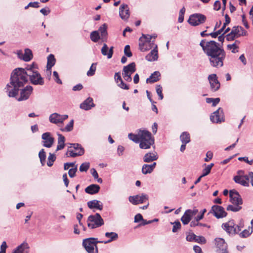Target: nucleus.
Listing matches in <instances>:
<instances>
[{"label": "nucleus", "instance_id": "nucleus-56", "mask_svg": "<svg viewBox=\"0 0 253 253\" xmlns=\"http://www.w3.org/2000/svg\"><path fill=\"white\" fill-rule=\"evenodd\" d=\"M124 53L128 57L132 56V54L130 51V46L129 45H126L125 46L124 49Z\"/></svg>", "mask_w": 253, "mask_h": 253}, {"label": "nucleus", "instance_id": "nucleus-38", "mask_svg": "<svg viewBox=\"0 0 253 253\" xmlns=\"http://www.w3.org/2000/svg\"><path fill=\"white\" fill-rule=\"evenodd\" d=\"M139 42H145L146 43L154 42L155 40H152V36L150 35L142 34V36L139 38Z\"/></svg>", "mask_w": 253, "mask_h": 253}, {"label": "nucleus", "instance_id": "nucleus-57", "mask_svg": "<svg viewBox=\"0 0 253 253\" xmlns=\"http://www.w3.org/2000/svg\"><path fill=\"white\" fill-rule=\"evenodd\" d=\"M195 241L198 243L205 244L206 243V240L205 238L202 236H196V238L195 239Z\"/></svg>", "mask_w": 253, "mask_h": 253}, {"label": "nucleus", "instance_id": "nucleus-28", "mask_svg": "<svg viewBox=\"0 0 253 253\" xmlns=\"http://www.w3.org/2000/svg\"><path fill=\"white\" fill-rule=\"evenodd\" d=\"M113 46H111L108 52V47L106 43H104L101 48V51L102 55L107 56L108 59L112 57L113 54Z\"/></svg>", "mask_w": 253, "mask_h": 253}, {"label": "nucleus", "instance_id": "nucleus-5", "mask_svg": "<svg viewBox=\"0 0 253 253\" xmlns=\"http://www.w3.org/2000/svg\"><path fill=\"white\" fill-rule=\"evenodd\" d=\"M98 243H103V241H98L95 238H88L83 240V246L88 253H98L97 244Z\"/></svg>", "mask_w": 253, "mask_h": 253}, {"label": "nucleus", "instance_id": "nucleus-31", "mask_svg": "<svg viewBox=\"0 0 253 253\" xmlns=\"http://www.w3.org/2000/svg\"><path fill=\"white\" fill-rule=\"evenodd\" d=\"M86 223V222H78V224H75L74 225V233L79 234L81 230L86 231L87 230L85 227Z\"/></svg>", "mask_w": 253, "mask_h": 253}, {"label": "nucleus", "instance_id": "nucleus-64", "mask_svg": "<svg viewBox=\"0 0 253 253\" xmlns=\"http://www.w3.org/2000/svg\"><path fill=\"white\" fill-rule=\"evenodd\" d=\"M196 238V235L194 233H191L186 236V240L189 242L195 241Z\"/></svg>", "mask_w": 253, "mask_h": 253}, {"label": "nucleus", "instance_id": "nucleus-2", "mask_svg": "<svg viewBox=\"0 0 253 253\" xmlns=\"http://www.w3.org/2000/svg\"><path fill=\"white\" fill-rule=\"evenodd\" d=\"M24 68H17L11 73L10 84H7L5 90L10 97H15L18 94L20 87L28 82V78Z\"/></svg>", "mask_w": 253, "mask_h": 253}, {"label": "nucleus", "instance_id": "nucleus-51", "mask_svg": "<svg viewBox=\"0 0 253 253\" xmlns=\"http://www.w3.org/2000/svg\"><path fill=\"white\" fill-rule=\"evenodd\" d=\"M71 145L70 147H73L74 150L76 151L77 152L81 151V150H83V154L84 153V148L81 146V145L78 143H74V144H70Z\"/></svg>", "mask_w": 253, "mask_h": 253}, {"label": "nucleus", "instance_id": "nucleus-58", "mask_svg": "<svg viewBox=\"0 0 253 253\" xmlns=\"http://www.w3.org/2000/svg\"><path fill=\"white\" fill-rule=\"evenodd\" d=\"M156 92L159 95V98L161 100L163 99V95L162 93V87L160 85H157L156 86Z\"/></svg>", "mask_w": 253, "mask_h": 253}, {"label": "nucleus", "instance_id": "nucleus-3", "mask_svg": "<svg viewBox=\"0 0 253 253\" xmlns=\"http://www.w3.org/2000/svg\"><path fill=\"white\" fill-rule=\"evenodd\" d=\"M129 139L136 143H139L142 149H149L154 144V138L151 133L145 129H140L137 134L129 133Z\"/></svg>", "mask_w": 253, "mask_h": 253}, {"label": "nucleus", "instance_id": "nucleus-21", "mask_svg": "<svg viewBox=\"0 0 253 253\" xmlns=\"http://www.w3.org/2000/svg\"><path fill=\"white\" fill-rule=\"evenodd\" d=\"M158 159V155L156 152L147 153L143 157V161L145 163H151Z\"/></svg>", "mask_w": 253, "mask_h": 253}, {"label": "nucleus", "instance_id": "nucleus-27", "mask_svg": "<svg viewBox=\"0 0 253 253\" xmlns=\"http://www.w3.org/2000/svg\"><path fill=\"white\" fill-rule=\"evenodd\" d=\"M100 188V186L98 185L93 184L86 187L85 189V192L90 195H93L97 193Z\"/></svg>", "mask_w": 253, "mask_h": 253}, {"label": "nucleus", "instance_id": "nucleus-48", "mask_svg": "<svg viewBox=\"0 0 253 253\" xmlns=\"http://www.w3.org/2000/svg\"><path fill=\"white\" fill-rule=\"evenodd\" d=\"M47 160L48 161L47 165L48 167H51L53 165L54 162L56 160V156L54 154L50 153L49 154Z\"/></svg>", "mask_w": 253, "mask_h": 253}, {"label": "nucleus", "instance_id": "nucleus-41", "mask_svg": "<svg viewBox=\"0 0 253 253\" xmlns=\"http://www.w3.org/2000/svg\"><path fill=\"white\" fill-rule=\"evenodd\" d=\"M87 221H103V220L100 215L97 213L94 215H89Z\"/></svg>", "mask_w": 253, "mask_h": 253}, {"label": "nucleus", "instance_id": "nucleus-6", "mask_svg": "<svg viewBox=\"0 0 253 253\" xmlns=\"http://www.w3.org/2000/svg\"><path fill=\"white\" fill-rule=\"evenodd\" d=\"M206 16L201 13H194L191 15L188 20L189 24L193 26L203 24L206 21Z\"/></svg>", "mask_w": 253, "mask_h": 253}, {"label": "nucleus", "instance_id": "nucleus-11", "mask_svg": "<svg viewBox=\"0 0 253 253\" xmlns=\"http://www.w3.org/2000/svg\"><path fill=\"white\" fill-rule=\"evenodd\" d=\"M210 213H212L218 219L225 217L227 215V213L224 208L217 205H214L211 207V210L208 214Z\"/></svg>", "mask_w": 253, "mask_h": 253}, {"label": "nucleus", "instance_id": "nucleus-13", "mask_svg": "<svg viewBox=\"0 0 253 253\" xmlns=\"http://www.w3.org/2000/svg\"><path fill=\"white\" fill-rule=\"evenodd\" d=\"M129 201L133 205L142 204L148 200V196L145 194H142L141 195H136L130 196L128 198Z\"/></svg>", "mask_w": 253, "mask_h": 253}, {"label": "nucleus", "instance_id": "nucleus-8", "mask_svg": "<svg viewBox=\"0 0 253 253\" xmlns=\"http://www.w3.org/2000/svg\"><path fill=\"white\" fill-rule=\"evenodd\" d=\"M28 77H29L30 81L33 84L42 85L44 84L43 78L37 70L27 75Z\"/></svg>", "mask_w": 253, "mask_h": 253}, {"label": "nucleus", "instance_id": "nucleus-34", "mask_svg": "<svg viewBox=\"0 0 253 253\" xmlns=\"http://www.w3.org/2000/svg\"><path fill=\"white\" fill-rule=\"evenodd\" d=\"M105 236L106 237L109 238V239L106 241H103V243L104 244H107L113 241L116 240L118 238V234L113 232H106L105 233Z\"/></svg>", "mask_w": 253, "mask_h": 253}, {"label": "nucleus", "instance_id": "nucleus-7", "mask_svg": "<svg viewBox=\"0 0 253 253\" xmlns=\"http://www.w3.org/2000/svg\"><path fill=\"white\" fill-rule=\"evenodd\" d=\"M135 64L132 62L127 66H124L123 69V77L127 82H131L132 80L131 75L135 71Z\"/></svg>", "mask_w": 253, "mask_h": 253}, {"label": "nucleus", "instance_id": "nucleus-55", "mask_svg": "<svg viewBox=\"0 0 253 253\" xmlns=\"http://www.w3.org/2000/svg\"><path fill=\"white\" fill-rule=\"evenodd\" d=\"M170 223L173 225L172 230L173 233L176 232L178 230L181 228V225L180 222H170Z\"/></svg>", "mask_w": 253, "mask_h": 253}, {"label": "nucleus", "instance_id": "nucleus-54", "mask_svg": "<svg viewBox=\"0 0 253 253\" xmlns=\"http://www.w3.org/2000/svg\"><path fill=\"white\" fill-rule=\"evenodd\" d=\"M252 232L253 230L250 231V229H249V230L245 229L240 234V236L242 238H247L249 237Z\"/></svg>", "mask_w": 253, "mask_h": 253}, {"label": "nucleus", "instance_id": "nucleus-12", "mask_svg": "<svg viewBox=\"0 0 253 253\" xmlns=\"http://www.w3.org/2000/svg\"><path fill=\"white\" fill-rule=\"evenodd\" d=\"M210 119L212 123H219L224 121L223 110L219 108L210 116Z\"/></svg>", "mask_w": 253, "mask_h": 253}, {"label": "nucleus", "instance_id": "nucleus-53", "mask_svg": "<svg viewBox=\"0 0 253 253\" xmlns=\"http://www.w3.org/2000/svg\"><path fill=\"white\" fill-rule=\"evenodd\" d=\"M89 163H83L80 167V171L81 172L86 171L89 168Z\"/></svg>", "mask_w": 253, "mask_h": 253}, {"label": "nucleus", "instance_id": "nucleus-15", "mask_svg": "<svg viewBox=\"0 0 253 253\" xmlns=\"http://www.w3.org/2000/svg\"><path fill=\"white\" fill-rule=\"evenodd\" d=\"M208 80L210 84L211 88L212 91H216L220 88V84L218 81L216 74H212L209 75Z\"/></svg>", "mask_w": 253, "mask_h": 253}, {"label": "nucleus", "instance_id": "nucleus-14", "mask_svg": "<svg viewBox=\"0 0 253 253\" xmlns=\"http://www.w3.org/2000/svg\"><path fill=\"white\" fill-rule=\"evenodd\" d=\"M68 118V116L67 115H61L57 113H54L49 116V120L51 123L57 124L63 123L64 121Z\"/></svg>", "mask_w": 253, "mask_h": 253}, {"label": "nucleus", "instance_id": "nucleus-47", "mask_svg": "<svg viewBox=\"0 0 253 253\" xmlns=\"http://www.w3.org/2000/svg\"><path fill=\"white\" fill-rule=\"evenodd\" d=\"M242 209V207L240 205H228L226 208L227 211H230L234 212H237L239 211Z\"/></svg>", "mask_w": 253, "mask_h": 253}, {"label": "nucleus", "instance_id": "nucleus-16", "mask_svg": "<svg viewBox=\"0 0 253 253\" xmlns=\"http://www.w3.org/2000/svg\"><path fill=\"white\" fill-rule=\"evenodd\" d=\"M230 202L234 205H241L242 199L239 193L235 190H231L229 192Z\"/></svg>", "mask_w": 253, "mask_h": 253}, {"label": "nucleus", "instance_id": "nucleus-30", "mask_svg": "<svg viewBox=\"0 0 253 253\" xmlns=\"http://www.w3.org/2000/svg\"><path fill=\"white\" fill-rule=\"evenodd\" d=\"M100 201L96 200H94L88 202L87 206L88 208L91 209L95 208L99 210H102L103 209V205L102 204H100Z\"/></svg>", "mask_w": 253, "mask_h": 253}, {"label": "nucleus", "instance_id": "nucleus-33", "mask_svg": "<svg viewBox=\"0 0 253 253\" xmlns=\"http://www.w3.org/2000/svg\"><path fill=\"white\" fill-rule=\"evenodd\" d=\"M58 145L56 151L62 150L65 147V137L61 134H58Z\"/></svg>", "mask_w": 253, "mask_h": 253}, {"label": "nucleus", "instance_id": "nucleus-61", "mask_svg": "<svg viewBox=\"0 0 253 253\" xmlns=\"http://www.w3.org/2000/svg\"><path fill=\"white\" fill-rule=\"evenodd\" d=\"M39 6V3L38 2H30L27 6L25 7V9H27L29 7L38 8Z\"/></svg>", "mask_w": 253, "mask_h": 253}, {"label": "nucleus", "instance_id": "nucleus-23", "mask_svg": "<svg viewBox=\"0 0 253 253\" xmlns=\"http://www.w3.org/2000/svg\"><path fill=\"white\" fill-rule=\"evenodd\" d=\"M94 106L92 98L88 97L80 104V108L84 110H88Z\"/></svg>", "mask_w": 253, "mask_h": 253}, {"label": "nucleus", "instance_id": "nucleus-17", "mask_svg": "<svg viewBox=\"0 0 253 253\" xmlns=\"http://www.w3.org/2000/svg\"><path fill=\"white\" fill-rule=\"evenodd\" d=\"M33 87L31 85H27L25 87L21 90L20 96L17 98L18 101H21L28 99L32 92Z\"/></svg>", "mask_w": 253, "mask_h": 253}, {"label": "nucleus", "instance_id": "nucleus-9", "mask_svg": "<svg viewBox=\"0 0 253 253\" xmlns=\"http://www.w3.org/2000/svg\"><path fill=\"white\" fill-rule=\"evenodd\" d=\"M222 227L229 234H237L241 231L240 226L234 224V222L223 223Z\"/></svg>", "mask_w": 253, "mask_h": 253}, {"label": "nucleus", "instance_id": "nucleus-22", "mask_svg": "<svg viewBox=\"0 0 253 253\" xmlns=\"http://www.w3.org/2000/svg\"><path fill=\"white\" fill-rule=\"evenodd\" d=\"M29 246L27 243L23 242L18 246L12 253H29Z\"/></svg>", "mask_w": 253, "mask_h": 253}, {"label": "nucleus", "instance_id": "nucleus-37", "mask_svg": "<svg viewBox=\"0 0 253 253\" xmlns=\"http://www.w3.org/2000/svg\"><path fill=\"white\" fill-rule=\"evenodd\" d=\"M38 68V66L35 63H33L30 65H28L26 68L24 69L26 71V73H27V76L29 74H31L33 71H37Z\"/></svg>", "mask_w": 253, "mask_h": 253}, {"label": "nucleus", "instance_id": "nucleus-26", "mask_svg": "<svg viewBox=\"0 0 253 253\" xmlns=\"http://www.w3.org/2000/svg\"><path fill=\"white\" fill-rule=\"evenodd\" d=\"M55 58L54 57V56L50 54L49 55H48L47 57V65H46V68L47 70L49 73L48 76L50 77L51 74V68L55 65Z\"/></svg>", "mask_w": 253, "mask_h": 253}, {"label": "nucleus", "instance_id": "nucleus-1", "mask_svg": "<svg viewBox=\"0 0 253 253\" xmlns=\"http://www.w3.org/2000/svg\"><path fill=\"white\" fill-rule=\"evenodd\" d=\"M200 45L208 56L211 67L220 68L223 66L226 53L218 43L214 41H208L204 39L200 42Z\"/></svg>", "mask_w": 253, "mask_h": 253}, {"label": "nucleus", "instance_id": "nucleus-29", "mask_svg": "<svg viewBox=\"0 0 253 253\" xmlns=\"http://www.w3.org/2000/svg\"><path fill=\"white\" fill-rule=\"evenodd\" d=\"M156 166V163L154 162L152 164H144L142 167V172L144 174H147L148 173H151Z\"/></svg>", "mask_w": 253, "mask_h": 253}, {"label": "nucleus", "instance_id": "nucleus-60", "mask_svg": "<svg viewBox=\"0 0 253 253\" xmlns=\"http://www.w3.org/2000/svg\"><path fill=\"white\" fill-rule=\"evenodd\" d=\"M117 84H118V85L120 88H121L122 89H126V90L129 89L128 86L127 84H126L125 83H124V82H123L122 79L121 80H120L119 81V82Z\"/></svg>", "mask_w": 253, "mask_h": 253}, {"label": "nucleus", "instance_id": "nucleus-36", "mask_svg": "<svg viewBox=\"0 0 253 253\" xmlns=\"http://www.w3.org/2000/svg\"><path fill=\"white\" fill-rule=\"evenodd\" d=\"M107 25L106 24H103L101 26H100L97 31L98 33L100 34L101 39L103 40L106 39L107 35Z\"/></svg>", "mask_w": 253, "mask_h": 253}, {"label": "nucleus", "instance_id": "nucleus-24", "mask_svg": "<svg viewBox=\"0 0 253 253\" xmlns=\"http://www.w3.org/2000/svg\"><path fill=\"white\" fill-rule=\"evenodd\" d=\"M145 58L148 61H154L158 59L157 45H155L154 49L146 56Z\"/></svg>", "mask_w": 253, "mask_h": 253}, {"label": "nucleus", "instance_id": "nucleus-62", "mask_svg": "<svg viewBox=\"0 0 253 253\" xmlns=\"http://www.w3.org/2000/svg\"><path fill=\"white\" fill-rule=\"evenodd\" d=\"M238 46L237 45L234 43L232 44H228L227 45V49L229 50H231L232 52L235 53L237 52L238 51H235V49L238 48Z\"/></svg>", "mask_w": 253, "mask_h": 253}, {"label": "nucleus", "instance_id": "nucleus-10", "mask_svg": "<svg viewBox=\"0 0 253 253\" xmlns=\"http://www.w3.org/2000/svg\"><path fill=\"white\" fill-rule=\"evenodd\" d=\"M214 242L217 253H228L227 251V245L223 238H216Z\"/></svg>", "mask_w": 253, "mask_h": 253}, {"label": "nucleus", "instance_id": "nucleus-59", "mask_svg": "<svg viewBox=\"0 0 253 253\" xmlns=\"http://www.w3.org/2000/svg\"><path fill=\"white\" fill-rule=\"evenodd\" d=\"M77 171V165L74 168L70 169L69 170L68 174L70 177H74L76 175V173Z\"/></svg>", "mask_w": 253, "mask_h": 253}, {"label": "nucleus", "instance_id": "nucleus-18", "mask_svg": "<svg viewBox=\"0 0 253 253\" xmlns=\"http://www.w3.org/2000/svg\"><path fill=\"white\" fill-rule=\"evenodd\" d=\"M43 140V146L47 148H50L54 142V139L51 136L49 132L43 133L42 135Z\"/></svg>", "mask_w": 253, "mask_h": 253}, {"label": "nucleus", "instance_id": "nucleus-46", "mask_svg": "<svg viewBox=\"0 0 253 253\" xmlns=\"http://www.w3.org/2000/svg\"><path fill=\"white\" fill-rule=\"evenodd\" d=\"M240 30H243V28L241 26L234 27L232 29L231 32L236 38H238L241 36V34L240 33Z\"/></svg>", "mask_w": 253, "mask_h": 253}, {"label": "nucleus", "instance_id": "nucleus-39", "mask_svg": "<svg viewBox=\"0 0 253 253\" xmlns=\"http://www.w3.org/2000/svg\"><path fill=\"white\" fill-rule=\"evenodd\" d=\"M204 166H205L206 168L203 169V173L201 175V177H204L208 175L211 172V169L214 166V164L211 163V164L208 165L207 166H206V164H204Z\"/></svg>", "mask_w": 253, "mask_h": 253}, {"label": "nucleus", "instance_id": "nucleus-32", "mask_svg": "<svg viewBox=\"0 0 253 253\" xmlns=\"http://www.w3.org/2000/svg\"><path fill=\"white\" fill-rule=\"evenodd\" d=\"M160 73L159 71H155L153 73L149 78L147 79L146 82L153 83L159 80Z\"/></svg>", "mask_w": 253, "mask_h": 253}, {"label": "nucleus", "instance_id": "nucleus-35", "mask_svg": "<svg viewBox=\"0 0 253 253\" xmlns=\"http://www.w3.org/2000/svg\"><path fill=\"white\" fill-rule=\"evenodd\" d=\"M33 58V54L31 49L26 48L22 55V59L26 62L30 61Z\"/></svg>", "mask_w": 253, "mask_h": 253}, {"label": "nucleus", "instance_id": "nucleus-43", "mask_svg": "<svg viewBox=\"0 0 253 253\" xmlns=\"http://www.w3.org/2000/svg\"><path fill=\"white\" fill-rule=\"evenodd\" d=\"M39 157L42 165L44 166L45 163L46 154L43 149L39 152Z\"/></svg>", "mask_w": 253, "mask_h": 253}, {"label": "nucleus", "instance_id": "nucleus-25", "mask_svg": "<svg viewBox=\"0 0 253 253\" xmlns=\"http://www.w3.org/2000/svg\"><path fill=\"white\" fill-rule=\"evenodd\" d=\"M145 42H140L139 43V49L143 52L150 50L155 47L156 44L154 42L146 43Z\"/></svg>", "mask_w": 253, "mask_h": 253}, {"label": "nucleus", "instance_id": "nucleus-52", "mask_svg": "<svg viewBox=\"0 0 253 253\" xmlns=\"http://www.w3.org/2000/svg\"><path fill=\"white\" fill-rule=\"evenodd\" d=\"M73 125H74V120H72L70 121V122L67 125L66 127L62 129V131H66L67 132L71 131L73 128Z\"/></svg>", "mask_w": 253, "mask_h": 253}, {"label": "nucleus", "instance_id": "nucleus-42", "mask_svg": "<svg viewBox=\"0 0 253 253\" xmlns=\"http://www.w3.org/2000/svg\"><path fill=\"white\" fill-rule=\"evenodd\" d=\"M104 222H86V225L87 226V228L92 230L97 227H100L104 224Z\"/></svg>", "mask_w": 253, "mask_h": 253}, {"label": "nucleus", "instance_id": "nucleus-4", "mask_svg": "<svg viewBox=\"0 0 253 253\" xmlns=\"http://www.w3.org/2000/svg\"><path fill=\"white\" fill-rule=\"evenodd\" d=\"M207 211L206 209L199 211L196 208L192 209H188L185 211L184 214L181 218V221H199L202 219L204 214Z\"/></svg>", "mask_w": 253, "mask_h": 253}, {"label": "nucleus", "instance_id": "nucleus-44", "mask_svg": "<svg viewBox=\"0 0 253 253\" xmlns=\"http://www.w3.org/2000/svg\"><path fill=\"white\" fill-rule=\"evenodd\" d=\"M101 39V37L99 35L98 31H94L90 34V39L94 42H97L98 40Z\"/></svg>", "mask_w": 253, "mask_h": 253}, {"label": "nucleus", "instance_id": "nucleus-63", "mask_svg": "<svg viewBox=\"0 0 253 253\" xmlns=\"http://www.w3.org/2000/svg\"><path fill=\"white\" fill-rule=\"evenodd\" d=\"M7 246L5 241H3L0 246V253H6V250Z\"/></svg>", "mask_w": 253, "mask_h": 253}, {"label": "nucleus", "instance_id": "nucleus-45", "mask_svg": "<svg viewBox=\"0 0 253 253\" xmlns=\"http://www.w3.org/2000/svg\"><path fill=\"white\" fill-rule=\"evenodd\" d=\"M66 155L67 157H75L78 156H82L83 155V150H81V151H78L76 152H74L73 150H69L68 152L66 153Z\"/></svg>", "mask_w": 253, "mask_h": 253}, {"label": "nucleus", "instance_id": "nucleus-40", "mask_svg": "<svg viewBox=\"0 0 253 253\" xmlns=\"http://www.w3.org/2000/svg\"><path fill=\"white\" fill-rule=\"evenodd\" d=\"M180 138L182 143L187 144L190 141V135L187 132H183L181 134Z\"/></svg>", "mask_w": 253, "mask_h": 253}, {"label": "nucleus", "instance_id": "nucleus-20", "mask_svg": "<svg viewBox=\"0 0 253 253\" xmlns=\"http://www.w3.org/2000/svg\"><path fill=\"white\" fill-rule=\"evenodd\" d=\"M234 181L238 184H240L244 186H249V176L245 175H236L234 177Z\"/></svg>", "mask_w": 253, "mask_h": 253}, {"label": "nucleus", "instance_id": "nucleus-50", "mask_svg": "<svg viewBox=\"0 0 253 253\" xmlns=\"http://www.w3.org/2000/svg\"><path fill=\"white\" fill-rule=\"evenodd\" d=\"M220 101L219 98H207L206 102L208 103H212L213 106H216Z\"/></svg>", "mask_w": 253, "mask_h": 253}, {"label": "nucleus", "instance_id": "nucleus-49", "mask_svg": "<svg viewBox=\"0 0 253 253\" xmlns=\"http://www.w3.org/2000/svg\"><path fill=\"white\" fill-rule=\"evenodd\" d=\"M96 63H93L91 65L89 70L87 71L86 74L88 76H92L94 75L96 69Z\"/></svg>", "mask_w": 253, "mask_h": 253}, {"label": "nucleus", "instance_id": "nucleus-19", "mask_svg": "<svg viewBox=\"0 0 253 253\" xmlns=\"http://www.w3.org/2000/svg\"><path fill=\"white\" fill-rule=\"evenodd\" d=\"M119 15L121 18L124 20H127L129 16V8L128 5L126 4H123L121 5L119 9Z\"/></svg>", "mask_w": 253, "mask_h": 253}]
</instances>
